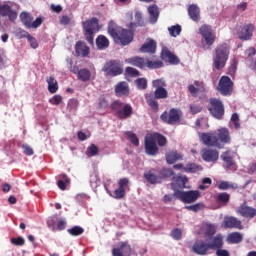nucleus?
Returning <instances> with one entry per match:
<instances>
[{
	"label": "nucleus",
	"mask_w": 256,
	"mask_h": 256,
	"mask_svg": "<svg viewBox=\"0 0 256 256\" xmlns=\"http://www.w3.org/2000/svg\"><path fill=\"white\" fill-rule=\"evenodd\" d=\"M199 139L206 147H216V149H223L224 145L231 143V133L227 128H220L215 132L199 133Z\"/></svg>",
	"instance_id": "nucleus-1"
},
{
	"label": "nucleus",
	"mask_w": 256,
	"mask_h": 256,
	"mask_svg": "<svg viewBox=\"0 0 256 256\" xmlns=\"http://www.w3.org/2000/svg\"><path fill=\"white\" fill-rule=\"evenodd\" d=\"M165 145H167V138L163 134L154 132L145 136L144 148L146 155L155 157L159 154V147H165Z\"/></svg>",
	"instance_id": "nucleus-2"
},
{
	"label": "nucleus",
	"mask_w": 256,
	"mask_h": 256,
	"mask_svg": "<svg viewBox=\"0 0 256 256\" xmlns=\"http://www.w3.org/2000/svg\"><path fill=\"white\" fill-rule=\"evenodd\" d=\"M108 34L114 39V41H119L121 45H129L133 42V31L123 29L118 26L115 21H110L108 24Z\"/></svg>",
	"instance_id": "nucleus-3"
},
{
	"label": "nucleus",
	"mask_w": 256,
	"mask_h": 256,
	"mask_svg": "<svg viewBox=\"0 0 256 256\" xmlns=\"http://www.w3.org/2000/svg\"><path fill=\"white\" fill-rule=\"evenodd\" d=\"M230 47L227 43L219 44L215 48L214 56H213V67L216 71H221V69H225L227 65V61H229V53Z\"/></svg>",
	"instance_id": "nucleus-4"
},
{
	"label": "nucleus",
	"mask_w": 256,
	"mask_h": 256,
	"mask_svg": "<svg viewBox=\"0 0 256 256\" xmlns=\"http://www.w3.org/2000/svg\"><path fill=\"white\" fill-rule=\"evenodd\" d=\"M126 63L133 67H137L138 69H145V67H148V69H161V67H163V61L161 60L151 61L139 56L128 58Z\"/></svg>",
	"instance_id": "nucleus-5"
},
{
	"label": "nucleus",
	"mask_w": 256,
	"mask_h": 256,
	"mask_svg": "<svg viewBox=\"0 0 256 256\" xmlns=\"http://www.w3.org/2000/svg\"><path fill=\"white\" fill-rule=\"evenodd\" d=\"M111 111H113L120 120L129 119L133 115V107L131 104H123V102L116 100L110 105Z\"/></svg>",
	"instance_id": "nucleus-6"
},
{
	"label": "nucleus",
	"mask_w": 256,
	"mask_h": 256,
	"mask_svg": "<svg viewBox=\"0 0 256 256\" xmlns=\"http://www.w3.org/2000/svg\"><path fill=\"white\" fill-rule=\"evenodd\" d=\"M82 27L86 41L90 45H93L95 33L99 31V19H97V17H93L90 20H86L82 23Z\"/></svg>",
	"instance_id": "nucleus-7"
},
{
	"label": "nucleus",
	"mask_w": 256,
	"mask_h": 256,
	"mask_svg": "<svg viewBox=\"0 0 256 256\" xmlns=\"http://www.w3.org/2000/svg\"><path fill=\"white\" fill-rule=\"evenodd\" d=\"M169 97V92L165 88H157L153 94H146V103L151 107L152 111H159V102L157 99H167Z\"/></svg>",
	"instance_id": "nucleus-8"
},
{
	"label": "nucleus",
	"mask_w": 256,
	"mask_h": 256,
	"mask_svg": "<svg viewBox=\"0 0 256 256\" xmlns=\"http://www.w3.org/2000/svg\"><path fill=\"white\" fill-rule=\"evenodd\" d=\"M160 119L167 125H177V123H181V119H183V111L179 108H172L169 111H164Z\"/></svg>",
	"instance_id": "nucleus-9"
},
{
	"label": "nucleus",
	"mask_w": 256,
	"mask_h": 256,
	"mask_svg": "<svg viewBox=\"0 0 256 256\" xmlns=\"http://www.w3.org/2000/svg\"><path fill=\"white\" fill-rule=\"evenodd\" d=\"M208 111L214 117V119H218L221 121L223 116L225 115V105L220 99L217 98H210L208 104Z\"/></svg>",
	"instance_id": "nucleus-10"
},
{
	"label": "nucleus",
	"mask_w": 256,
	"mask_h": 256,
	"mask_svg": "<svg viewBox=\"0 0 256 256\" xmlns=\"http://www.w3.org/2000/svg\"><path fill=\"white\" fill-rule=\"evenodd\" d=\"M235 157H237V153L231 149L222 152L220 158L223 161L224 169H227L228 171H237Z\"/></svg>",
	"instance_id": "nucleus-11"
},
{
	"label": "nucleus",
	"mask_w": 256,
	"mask_h": 256,
	"mask_svg": "<svg viewBox=\"0 0 256 256\" xmlns=\"http://www.w3.org/2000/svg\"><path fill=\"white\" fill-rule=\"evenodd\" d=\"M173 197H176V199H179L182 203H195V201L201 197V193L198 190H190L186 192L176 190Z\"/></svg>",
	"instance_id": "nucleus-12"
},
{
	"label": "nucleus",
	"mask_w": 256,
	"mask_h": 256,
	"mask_svg": "<svg viewBox=\"0 0 256 256\" xmlns=\"http://www.w3.org/2000/svg\"><path fill=\"white\" fill-rule=\"evenodd\" d=\"M20 21L27 29H37L43 25V18L38 17L33 21V15L29 12H22L20 14Z\"/></svg>",
	"instance_id": "nucleus-13"
},
{
	"label": "nucleus",
	"mask_w": 256,
	"mask_h": 256,
	"mask_svg": "<svg viewBox=\"0 0 256 256\" xmlns=\"http://www.w3.org/2000/svg\"><path fill=\"white\" fill-rule=\"evenodd\" d=\"M102 71H104L106 75L117 77V75H121L123 73V68L121 67V63L119 61L110 60L104 65Z\"/></svg>",
	"instance_id": "nucleus-14"
},
{
	"label": "nucleus",
	"mask_w": 256,
	"mask_h": 256,
	"mask_svg": "<svg viewBox=\"0 0 256 256\" xmlns=\"http://www.w3.org/2000/svg\"><path fill=\"white\" fill-rule=\"evenodd\" d=\"M188 91L192 97L203 99L205 98V93H207V88H205V83L203 81L195 80L194 84L188 86Z\"/></svg>",
	"instance_id": "nucleus-15"
},
{
	"label": "nucleus",
	"mask_w": 256,
	"mask_h": 256,
	"mask_svg": "<svg viewBox=\"0 0 256 256\" xmlns=\"http://www.w3.org/2000/svg\"><path fill=\"white\" fill-rule=\"evenodd\" d=\"M218 91L221 95L227 96L233 93V81L229 76H222L218 83Z\"/></svg>",
	"instance_id": "nucleus-16"
},
{
	"label": "nucleus",
	"mask_w": 256,
	"mask_h": 256,
	"mask_svg": "<svg viewBox=\"0 0 256 256\" xmlns=\"http://www.w3.org/2000/svg\"><path fill=\"white\" fill-rule=\"evenodd\" d=\"M133 249L129 241H122L118 243V247L112 249V256H131Z\"/></svg>",
	"instance_id": "nucleus-17"
},
{
	"label": "nucleus",
	"mask_w": 256,
	"mask_h": 256,
	"mask_svg": "<svg viewBox=\"0 0 256 256\" xmlns=\"http://www.w3.org/2000/svg\"><path fill=\"white\" fill-rule=\"evenodd\" d=\"M199 31L206 45L208 47H211L215 43V40L217 39V36H215V33H213V29L211 28V26L203 25L200 27Z\"/></svg>",
	"instance_id": "nucleus-18"
},
{
	"label": "nucleus",
	"mask_w": 256,
	"mask_h": 256,
	"mask_svg": "<svg viewBox=\"0 0 256 256\" xmlns=\"http://www.w3.org/2000/svg\"><path fill=\"white\" fill-rule=\"evenodd\" d=\"M222 227L224 229H243V224L241 223V220H239L237 217L233 216H225Z\"/></svg>",
	"instance_id": "nucleus-19"
},
{
	"label": "nucleus",
	"mask_w": 256,
	"mask_h": 256,
	"mask_svg": "<svg viewBox=\"0 0 256 256\" xmlns=\"http://www.w3.org/2000/svg\"><path fill=\"white\" fill-rule=\"evenodd\" d=\"M161 59L167 63H170V65H179V63H181L179 57H177V55L171 52V50H169L167 47L162 48Z\"/></svg>",
	"instance_id": "nucleus-20"
},
{
	"label": "nucleus",
	"mask_w": 256,
	"mask_h": 256,
	"mask_svg": "<svg viewBox=\"0 0 256 256\" xmlns=\"http://www.w3.org/2000/svg\"><path fill=\"white\" fill-rule=\"evenodd\" d=\"M0 5V16L8 17L9 21H15L17 19V11L12 10L13 3Z\"/></svg>",
	"instance_id": "nucleus-21"
},
{
	"label": "nucleus",
	"mask_w": 256,
	"mask_h": 256,
	"mask_svg": "<svg viewBox=\"0 0 256 256\" xmlns=\"http://www.w3.org/2000/svg\"><path fill=\"white\" fill-rule=\"evenodd\" d=\"M238 215H241V217H245L246 219H253L256 217V208H253L251 206H247L246 203L239 206L237 209Z\"/></svg>",
	"instance_id": "nucleus-22"
},
{
	"label": "nucleus",
	"mask_w": 256,
	"mask_h": 256,
	"mask_svg": "<svg viewBox=\"0 0 256 256\" xmlns=\"http://www.w3.org/2000/svg\"><path fill=\"white\" fill-rule=\"evenodd\" d=\"M225 242L223 240V234H217L216 236H210V241L208 242V248L212 251H217V249H223Z\"/></svg>",
	"instance_id": "nucleus-23"
},
{
	"label": "nucleus",
	"mask_w": 256,
	"mask_h": 256,
	"mask_svg": "<svg viewBox=\"0 0 256 256\" xmlns=\"http://www.w3.org/2000/svg\"><path fill=\"white\" fill-rule=\"evenodd\" d=\"M253 31H255V26L253 24H247L240 28L238 35L241 41H249L253 37Z\"/></svg>",
	"instance_id": "nucleus-24"
},
{
	"label": "nucleus",
	"mask_w": 256,
	"mask_h": 256,
	"mask_svg": "<svg viewBox=\"0 0 256 256\" xmlns=\"http://www.w3.org/2000/svg\"><path fill=\"white\" fill-rule=\"evenodd\" d=\"M202 159L207 163H215L219 161V151L213 149H204L202 150Z\"/></svg>",
	"instance_id": "nucleus-25"
},
{
	"label": "nucleus",
	"mask_w": 256,
	"mask_h": 256,
	"mask_svg": "<svg viewBox=\"0 0 256 256\" xmlns=\"http://www.w3.org/2000/svg\"><path fill=\"white\" fill-rule=\"evenodd\" d=\"M209 249V244L204 241L195 242L192 247V251L196 253V255H207Z\"/></svg>",
	"instance_id": "nucleus-26"
},
{
	"label": "nucleus",
	"mask_w": 256,
	"mask_h": 256,
	"mask_svg": "<svg viewBox=\"0 0 256 256\" xmlns=\"http://www.w3.org/2000/svg\"><path fill=\"white\" fill-rule=\"evenodd\" d=\"M172 181V189H185L189 178H187V176L178 175L173 177Z\"/></svg>",
	"instance_id": "nucleus-27"
},
{
	"label": "nucleus",
	"mask_w": 256,
	"mask_h": 256,
	"mask_svg": "<svg viewBox=\"0 0 256 256\" xmlns=\"http://www.w3.org/2000/svg\"><path fill=\"white\" fill-rule=\"evenodd\" d=\"M135 21L136 22H130L127 24L129 31H133V33H135V29H137V27H143L145 25V22L143 21V14H141V12L137 11L135 13Z\"/></svg>",
	"instance_id": "nucleus-28"
},
{
	"label": "nucleus",
	"mask_w": 256,
	"mask_h": 256,
	"mask_svg": "<svg viewBox=\"0 0 256 256\" xmlns=\"http://www.w3.org/2000/svg\"><path fill=\"white\" fill-rule=\"evenodd\" d=\"M115 94L117 95V97L129 96V84H127V82H119L115 86Z\"/></svg>",
	"instance_id": "nucleus-29"
},
{
	"label": "nucleus",
	"mask_w": 256,
	"mask_h": 256,
	"mask_svg": "<svg viewBox=\"0 0 256 256\" xmlns=\"http://www.w3.org/2000/svg\"><path fill=\"white\" fill-rule=\"evenodd\" d=\"M183 155L177 151H170L166 153V162L168 165H173L177 161H182Z\"/></svg>",
	"instance_id": "nucleus-30"
},
{
	"label": "nucleus",
	"mask_w": 256,
	"mask_h": 256,
	"mask_svg": "<svg viewBox=\"0 0 256 256\" xmlns=\"http://www.w3.org/2000/svg\"><path fill=\"white\" fill-rule=\"evenodd\" d=\"M75 51L78 57H87L89 55V46L85 42L78 41L75 46Z\"/></svg>",
	"instance_id": "nucleus-31"
},
{
	"label": "nucleus",
	"mask_w": 256,
	"mask_h": 256,
	"mask_svg": "<svg viewBox=\"0 0 256 256\" xmlns=\"http://www.w3.org/2000/svg\"><path fill=\"white\" fill-rule=\"evenodd\" d=\"M139 51L140 53H155L157 51V42L149 40L140 47Z\"/></svg>",
	"instance_id": "nucleus-32"
},
{
	"label": "nucleus",
	"mask_w": 256,
	"mask_h": 256,
	"mask_svg": "<svg viewBox=\"0 0 256 256\" xmlns=\"http://www.w3.org/2000/svg\"><path fill=\"white\" fill-rule=\"evenodd\" d=\"M226 241L230 245H237L243 241V234L241 232H232L228 234Z\"/></svg>",
	"instance_id": "nucleus-33"
},
{
	"label": "nucleus",
	"mask_w": 256,
	"mask_h": 256,
	"mask_svg": "<svg viewBox=\"0 0 256 256\" xmlns=\"http://www.w3.org/2000/svg\"><path fill=\"white\" fill-rule=\"evenodd\" d=\"M188 15L192 21L198 22L201 19V11L197 5L192 4L188 7Z\"/></svg>",
	"instance_id": "nucleus-34"
},
{
	"label": "nucleus",
	"mask_w": 256,
	"mask_h": 256,
	"mask_svg": "<svg viewBox=\"0 0 256 256\" xmlns=\"http://www.w3.org/2000/svg\"><path fill=\"white\" fill-rule=\"evenodd\" d=\"M149 21L154 24L159 19V7L155 4L148 7Z\"/></svg>",
	"instance_id": "nucleus-35"
},
{
	"label": "nucleus",
	"mask_w": 256,
	"mask_h": 256,
	"mask_svg": "<svg viewBox=\"0 0 256 256\" xmlns=\"http://www.w3.org/2000/svg\"><path fill=\"white\" fill-rule=\"evenodd\" d=\"M183 171L185 173H199V171H203V166L190 162L183 168Z\"/></svg>",
	"instance_id": "nucleus-36"
},
{
	"label": "nucleus",
	"mask_w": 256,
	"mask_h": 256,
	"mask_svg": "<svg viewBox=\"0 0 256 256\" xmlns=\"http://www.w3.org/2000/svg\"><path fill=\"white\" fill-rule=\"evenodd\" d=\"M96 47L100 50L107 49L109 47V39L104 35H99L96 38Z\"/></svg>",
	"instance_id": "nucleus-37"
},
{
	"label": "nucleus",
	"mask_w": 256,
	"mask_h": 256,
	"mask_svg": "<svg viewBox=\"0 0 256 256\" xmlns=\"http://www.w3.org/2000/svg\"><path fill=\"white\" fill-rule=\"evenodd\" d=\"M46 82L48 83V91L49 93H55L56 91H59V84L57 83V80L55 77L50 76L46 79Z\"/></svg>",
	"instance_id": "nucleus-38"
},
{
	"label": "nucleus",
	"mask_w": 256,
	"mask_h": 256,
	"mask_svg": "<svg viewBox=\"0 0 256 256\" xmlns=\"http://www.w3.org/2000/svg\"><path fill=\"white\" fill-rule=\"evenodd\" d=\"M77 77L79 81H82L83 83H87V81H91V70L87 68H82L80 69Z\"/></svg>",
	"instance_id": "nucleus-39"
},
{
	"label": "nucleus",
	"mask_w": 256,
	"mask_h": 256,
	"mask_svg": "<svg viewBox=\"0 0 256 256\" xmlns=\"http://www.w3.org/2000/svg\"><path fill=\"white\" fill-rule=\"evenodd\" d=\"M218 189L220 191H227V189H239V185L228 181H220L218 183Z\"/></svg>",
	"instance_id": "nucleus-40"
},
{
	"label": "nucleus",
	"mask_w": 256,
	"mask_h": 256,
	"mask_svg": "<svg viewBox=\"0 0 256 256\" xmlns=\"http://www.w3.org/2000/svg\"><path fill=\"white\" fill-rule=\"evenodd\" d=\"M230 199H231V195L226 192H222L216 195L217 203H221L222 205H227Z\"/></svg>",
	"instance_id": "nucleus-41"
},
{
	"label": "nucleus",
	"mask_w": 256,
	"mask_h": 256,
	"mask_svg": "<svg viewBox=\"0 0 256 256\" xmlns=\"http://www.w3.org/2000/svg\"><path fill=\"white\" fill-rule=\"evenodd\" d=\"M69 235H72V237H79V235H83L85 233V229L81 226H74L67 230Z\"/></svg>",
	"instance_id": "nucleus-42"
},
{
	"label": "nucleus",
	"mask_w": 256,
	"mask_h": 256,
	"mask_svg": "<svg viewBox=\"0 0 256 256\" xmlns=\"http://www.w3.org/2000/svg\"><path fill=\"white\" fill-rule=\"evenodd\" d=\"M144 178L146 179V181H148V183H150L151 185H155L157 183H159V176L153 174L152 172H147L144 174Z\"/></svg>",
	"instance_id": "nucleus-43"
},
{
	"label": "nucleus",
	"mask_w": 256,
	"mask_h": 256,
	"mask_svg": "<svg viewBox=\"0 0 256 256\" xmlns=\"http://www.w3.org/2000/svg\"><path fill=\"white\" fill-rule=\"evenodd\" d=\"M126 137L129 139L130 143L134 145V147H139V138L137 137V134L128 131L125 132Z\"/></svg>",
	"instance_id": "nucleus-44"
},
{
	"label": "nucleus",
	"mask_w": 256,
	"mask_h": 256,
	"mask_svg": "<svg viewBox=\"0 0 256 256\" xmlns=\"http://www.w3.org/2000/svg\"><path fill=\"white\" fill-rule=\"evenodd\" d=\"M171 37H179L181 35V25L177 24L168 28Z\"/></svg>",
	"instance_id": "nucleus-45"
},
{
	"label": "nucleus",
	"mask_w": 256,
	"mask_h": 256,
	"mask_svg": "<svg viewBox=\"0 0 256 256\" xmlns=\"http://www.w3.org/2000/svg\"><path fill=\"white\" fill-rule=\"evenodd\" d=\"M98 153L99 147H97L95 144H91L86 150V155H88V157H95V155H98Z\"/></svg>",
	"instance_id": "nucleus-46"
},
{
	"label": "nucleus",
	"mask_w": 256,
	"mask_h": 256,
	"mask_svg": "<svg viewBox=\"0 0 256 256\" xmlns=\"http://www.w3.org/2000/svg\"><path fill=\"white\" fill-rule=\"evenodd\" d=\"M135 85H136L137 89H139L140 91H143V90L147 89V79L146 78H138L135 80Z\"/></svg>",
	"instance_id": "nucleus-47"
},
{
	"label": "nucleus",
	"mask_w": 256,
	"mask_h": 256,
	"mask_svg": "<svg viewBox=\"0 0 256 256\" xmlns=\"http://www.w3.org/2000/svg\"><path fill=\"white\" fill-rule=\"evenodd\" d=\"M14 35H15V37H17V39H27L30 34H29V32H27L21 28H17L14 31Z\"/></svg>",
	"instance_id": "nucleus-48"
},
{
	"label": "nucleus",
	"mask_w": 256,
	"mask_h": 256,
	"mask_svg": "<svg viewBox=\"0 0 256 256\" xmlns=\"http://www.w3.org/2000/svg\"><path fill=\"white\" fill-rule=\"evenodd\" d=\"M62 177H63L64 181L59 180L57 182V185H58L59 189H61V191H65V189H67V183H70L71 180L65 174H63Z\"/></svg>",
	"instance_id": "nucleus-49"
},
{
	"label": "nucleus",
	"mask_w": 256,
	"mask_h": 256,
	"mask_svg": "<svg viewBox=\"0 0 256 256\" xmlns=\"http://www.w3.org/2000/svg\"><path fill=\"white\" fill-rule=\"evenodd\" d=\"M186 209L188 211H193L194 213H197L198 211L205 209V205L203 203H196L194 205L186 206Z\"/></svg>",
	"instance_id": "nucleus-50"
},
{
	"label": "nucleus",
	"mask_w": 256,
	"mask_h": 256,
	"mask_svg": "<svg viewBox=\"0 0 256 256\" xmlns=\"http://www.w3.org/2000/svg\"><path fill=\"white\" fill-rule=\"evenodd\" d=\"M215 233H217V228L215 227V225H213V224H207V225H206V233H205V236H206V237H213V235H215Z\"/></svg>",
	"instance_id": "nucleus-51"
},
{
	"label": "nucleus",
	"mask_w": 256,
	"mask_h": 256,
	"mask_svg": "<svg viewBox=\"0 0 256 256\" xmlns=\"http://www.w3.org/2000/svg\"><path fill=\"white\" fill-rule=\"evenodd\" d=\"M125 71L129 77H139L141 75V72L133 67H126Z\"/></svg>",
	"instance_id": "nucleus-52"
},
{
	"label": "nucleus",
	"mask_w": 256,
	"mask_h": 256,
	"mask_svg": "<svg viewBox=\"0 0 256 256\" xmlns=\"http://www.w3.org/2000/svg\"><path fill=\"white\" fill-rule=\"evenodd\" d=\"M152 87H154V89H163L167 87V83H165L163 79H156L152 81Z\"/></svg>",
	"instance_id": "nucleus-53"
},
{
	"label": "nucleus",
	"mask_w": 256,
	"mask_h": 256,
	"mask_svg": "<svg viewBox=\"0 0 256 256\" xmlns=\"http://www.w3.org/2000/svg\"><path fill=\"white\" fill-rule=\"evenodd\" d=\"M12 245H15L16 247H23L25 245V238L19 236L17 238L11 239Z\"/></svg>",
	"instance_id": "nucleus-54"
},
{
	"label": "nucleus",
	"mask_w": 256,
	"mask_h": 256,
	"mask_svg": "<svg viewBox=\"0 0 256 256\" xmlns=\"http://www.w3.org/2000/svg\"><path fill=\"white\" fill-rule=\"evenodd\" d=\"M189 109L191 115H197V113H201V111H203V108L197 104H190Z\"/></svg>",
	"instance_id": "nucleus-55"
},
{
	"label": "nucleus",
	"mask_w": 256,
	"mask_h": 256,
	"mask_svg": "<svg viewBox=\"0 0 256 256\" xmlns=\"http://www.w3.org/2000/svg\"><path fill=\"white\" fill-rule=\"evenodd\" d=\"M211 183H212L211 178H204L202 180V184L199 185L198 189H200L201 191H205V189L209 188Z\"/></svg>",
	"instance_id": "nucleus-56"
},
{
	"label": "nucleus",
	"mask_w": 256,
	"mask_h": 256,
	"mask_svg": "<svg viewBox=\"0 0 256 256\" xmlns=\"http://www.w3.org/2000/svg\"><path fill=\"white\" fill-rule=\"evenodd\" d=\"M231 121L234 124L235 129H241V123L239 122V114L233 113L231 116Z\"/></svg>",
	"instance_id": "nucleus-57"
},
{
	"label": "nucleus",
	"mask_w": 256,
	"mask_h": 256,
	"mask_svg": "<svg viewBox=\"0 0 256 256\" xmlns=\"http://www.w3.org/2000/svg\"><path fill=\"white\" fill-rule=\"evenodd\" d=\"M125 197V189L118 187L114 191V199H123Z\"/></svg>",
	"instance_id": "nucleus-58"
},
{
	"label": "nucleus",
	"mask_w": 256,
	"mask_h": 256,
	"mask_svg": "<svg viewBox=\"0 0 256 256\" xmlns=\"http://www.w3.org/2000/svg\"><path fill=\"white\" fill-rule=\"evenodd\" d=\"M23 153L24 155H27L28 157H31V155H34L35 151H33V148L27 144L22 145Z\"/></svg>",
	"instance_id": "nucleus-59"
},
{
	"label": "nucleus",
	"mask_w": 256,
	"mask_h": 256,
	"mask_svg": "<svg viewBox=\"0 0 256 256\" xmlns=\"http://www.w3.org/2000/svg\"><path fill=\"white\" fill-rule=\"evenodd\" d=\"M26 39L29 42L30 47H32V49H37V47H39V43H37V39L31 36V34H29L28 38Z\"/></svg>",
	"instance_id": "nucleus-60"
},
{
	"label": "nucleus",
	"mask_w": 256,
	"mask_h": 256,
	"mask_svg": "<svg viewBox=\"0 0 256 256\" xmlns=\"http://www.w3.org/2000/svg\"><path fill=\"white\" fill-rule=\"evenodd\" d=\"M61 101H63V97L61 95H54L49 100V103H51V105H60Z\"/></svg>",
	"instance_id": "nucleus-61"
},
{
	"label": "nucleus",
	"mask_w": 256,
	"mask_h": 256,
	"mask_svg": "<svg viewBox=\"0 0 256 256\" xmlns=\"http://www.w3.org/2000/svg\"><path fill=\"white\" fill-rule=\"evenodd\" d=\"M172 237L176 241H179L181 239V237H183V232L181 231V229L176 228V229L172 230Z\"/></svg>",
	"instance_id": "nucleus-62"
},
{
	"label": "nucleus",
	"mask_w": 256,
	"mask_h": 256,
	"mask_svg": "<svg viewBox=\"0 0 256 256\" xmlns=\"http://www.w3.org/2000/svg\"><path fill=\"white\" fill-rule=\"evenodd\" d=\"M118 186L120 187V189H125V187L129 186V178H121L118 181Z\"/></svg>",
	"instance_id": "nucleus-63"
},
{
	"label": "nucleus",
	"mask_w": 256,
	"mask_h": 256,
	"mask_svg": "<svg viewBox=\"0 0 256 256\" xmlns=\"http://www.w3.org/2000/svg\"><path fill=\"white\" fill-rule=\"evenodd\" d=\"M216 256H231V253H229L228 250H225L223 248H218L216 250Z\"/></svg>",
	"instance_id": "nucleus-64"
}]
</instances>
